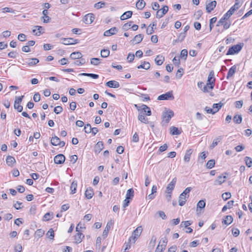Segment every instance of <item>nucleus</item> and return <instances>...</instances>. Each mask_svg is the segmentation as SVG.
<instances>
[{
  "label": "nucleus",
  "instance_id": "obj_56",
  "mask_svg": "<svg viewBox=\"0 0 252 252\" xmlns=\"http://www.w3.org/2000/svg\"><path fill=\"white\" fill-rule=\"evenodd\" d=\"M217 19L216 17H213L210 20V25H209L210 31H212V30L214 27L213 24L215 23L217 21Z\"/></svg>",
  "mask_w": 252,
  "mask_h": 252
},
{
  "label": "nucleus",
  "instance_id": "obj_33",
  "mask_svg": "<svg viewBox=\"0 0 252 252\" xmlns=\"http://www.w3.org/2000/svg\"><path fill=\"white\" fill-rule=\"evenodd\" d=\"M146 3L143 0H138L136 3V8L142 10L145 6Z\"/></svg>",
  "mask_w": 252,
  "mask_h": 252
},
{
  "label": "nucleus",
  "instance_id": "obj_8",
  "mask_svg": "<svg viewBox=\"0 0 252 252\" xmlns=\"http://www.w3.org/2000/svg\"><path fill=\"white\" fill-rule=\"evenodd\" d=\"M94 19V16L92 13L86 14L83 18V22L86 24H90L93 22Z\"/></svg>",
  "mask_w": 252,
  "mask_h": 252
},
{
  "label": "nucleus",
  "instance_id": "obj_28",
  "mask_svg": "<svg viewBox=\"0 0 252 252\" xmlns=\"http://www.w3.org/2000/svg\"><path fill=\"white\" fill-rule=\"evenodd\" d=\"M226 179V176H219L218 179L215 181V185H221L223 183Z\"/></svg>",
  "mask_w": 252,
  "mask_h": 252
},
{
  "label": "nucleus",
  "instance_id": "obj_29",
  "mask_svg": "<svg viewBox=\"0 0 252 252\" xmlns=\"http://www.w3.org/2000/svg\"><path fill=\"white\" fill-rule=\"evenodd\" d=\"M111 225H112L111 222H107L106 226V227L103 232V233H102V236L104 237V238H105L107 236L108 232L111 228Z\"/></svg>",
  "mask_w": 252,
  "mask_h": 252
},
{
  "label": "nucleus",
  "instance_id": "obj_60",
  "mask_svg": "<svg viewBox=\"0 0 252 252\" xmlns=\"http://www.w3.org/2000/svg\"><path fill=\"white\" fill-rule=\"evenodd\" d=\"M186 36V33L185 32H181L179 34V36H178V40L180 41V42L183 41L185 37Z\"/></svg>",
  "mask_w": 252,
  "mask_h": 252
},
{
  "label": "nucleus",
  "instance_id": "obj_24",
  "mask_svg": "<svg viewBox=\"0 0 252 252\" xmlns=\"http://www.w3.org/2000/svg\"><path fill=\"white\" fill-rule=\"evenodd\" d=\"M6 162L8 166H12L16 162L14 158L12 156H8L6 159Z\"/></svg>",
  "mask_w": 252,
  "mask_h": 252
},
{
  "label": "nucleus",
  "instance_id": "obj_45",
  "mask_svg": "<svg viewBox=\"0 0 252 252\" xmlns=\"http://www.w3.org/2000/svg\"><path fill=\"white\" fill-rule=\"evenodd\" d=\"M47 236L51 240H53L54 238V231L52 228H50L46 233Z\"/></svg>",
  "mask_w": 252,
  "mask_h": 252
},
{
  "label": "nucleus",
  "instance_id": "obj_59",
  "mask_svg": "<svg viewBox=\"0 0 252 252\" xmlns=\"http://www.w3.org/2000/svg\"><path fill=\"white\" fill-rule=\"evenodd\" d=\"M63 109L62 106H58L55 107L54 111L56 114H59L63 111Z\"/></svg>",
  "mask_w": 252,
  "mask_h": 252
},
{
  "label": "nucleus",
  "instance_id": "obj_41",
  "mask_svg": "<svg viewBox=\"0 0 252 252\" xmlns=\"http://www.w3.org/2000/svg\"><path fill=\"white\" fill-rule=\"evenodd\" d=\"M223 103L221 102L219 103H215L213 105V108L215 110V111H216V113L223 106Z\"/></svg>",
  "mask_w": 252,
  "mask_h": 252
},
{
  "label": "nucleus",
  "instance_id": "obj_9",
  "mask_svg": "<svg viewBox=\"0 0 252 252\" xmlns=\"http://www.w3.org/2000/svg\"><path fill=\"white\" fill-rule=\"evenodd\" d=\"M168 11V7L167 5H164L161 9L158 10L156 14L157 18H160L163 17Z\"/></svg>",
  "mask_w": 252,
  "mask_h": 252
},
{
  "label": "nucleus",
  "instance_id": "obj_50",
  "mask_svg": "<svg viewBox=\"0 0 252 252\" xmlns=\"http://www.w3.org/2000/svg\"><path fill=\"white\" fill-rule=\"evenodd\" d=\"M80 61H76L73 63V64L76 65H81L85 63L86 61L85 59L81 58Z\"/></svg>",
  "mask_w": 252,
  "mask_h": 252
},
{
  "label": "nucleus",
  "instance_id": "obj_5",
  "mask_svg": "<svg viewBox=\"0 0 252 252\" xmlns=\"http://www.w3.org/2000/svg\"><path fill=\"white\" fill-rule=\"evenodd\" d=\"M215 80L214 72L211 71L208 75L207 79V85L209 86V88L211 90L213 89L214 87Z\"/></svg>",
  "mask_w": 252,
  "mask_h": 252
},
{
  "label": "nucleus",
  "instance_id": "obj_58",
  "mask_svg": "<svg viewBox=\"0 0 252 252\" xmlns=\"http://www.w3.org/2000/svg\"><path fill=\"white\" fill-rule=\"evenodd\" d=\"M231 196V193L230 192H227L223 193L222 194V198L224 200H226L230 198Z\"/></svg>",
  "mask_w": 252,
  "mask_h": 252
},
{
  "label": "nucleus",
  "instance_id": "obj_36",
  "mask_svg": "<svg viewBox=\"0 0 252 252\" xmlns=\"http://www.w3.org/2000/svg\"><path fill=\"white\" fill-rule=\"evenodd\" d=\"M170 130V133L172 135H178L181 133V131L178 128L175 126H171Z\"/></svg>",
  "mask_w": 252,
  "mask_h": 252
},
{
  "label": "nucleus",
  "instance_id": "obj_49",
  "mask_svg": "<svg viewBox=\"0 0 252 252\" xmlns=\"http://www.w3.org/2000/svg\"><path fill=\"white\" fill-rule=\"evenodd\" d=\"M157 238L155 236H153L152 237L151 240L149 243V247L153 248L156 243Z\"/></svg>",
  "mask_w": 252,
  "mask_h": 252
},
{
  "label": "nucleus",
  "instance_id": "obj_26",
  "mask_svg": "<svg viewBox=\"0 0 252 252\" xmlns=\"http://www.w3.org/2000/svg\"><path fill=\"white\" fill-rule=\"evenodd\" d=\"M82 57V54L80 52H74L70 55V58L73 60L79 59Z\"/></svg>",
  "mask_w": 252,
  "mask_h": 252
},
{
  "label": "nucleus",
  "instance_id": "obj_48",
  "mask_svg": "<svg viewBox=\"0 0 252 252\" xmlns=\"http://www.w3.org/2000/svg\"><path fill=\"white\" fill-rule=\"evenodd\" d=\"M100 59L99 58H93L91 59V63L94 65H97L100 63Z\"/></svg>",
  "mask_w": 252,
  "mask_h": 252
},
{
  "label": "nucleus",
  "instance_id": "obj_42",
  "mask_svg": "<svg viewBox=\"0 0 252 252\" xmlns=\"http://www.w3.org/2000/svg\"><path fill=\"white\" fill-rule=\"evenodd\" d=\"M110 54V51L108 49H103L101 51L100 55L102 58H106L109 56Z\"/></svg>",
  "mask_w": 252,
  "mask_h": 252
},
{
  "label": "nucleus",
  "instance_id": "obj_34",
  "mask_svg": "<svg viewBox=\"0 0 252 252\" xmlns=\"http://www.w3.org/2000/svg\"><path fill=\"white\" fill-rule=\"evenodd\" d=\"M77 187V182L76 181H73L70 186V189L71 190V193L74 194L76 192V188Z\"/></svg>",
  "mask_w": 252,
  "mask_h": 252
},
{
  "label": "nucleus",
  "instance_id": "obj_43",
  "mask_svg": "<svg viewBox=\"0 0 252 252\" xmlns=\"http://www.w3.org/2000/svg\"><path fill=\"white\" fill-rule=\"evenodd\" d=\"M215 165V161L214 159H210L209 160L207 164H206V167L209 169H212L213 167H214Z\"/></svg>",
  "mask_w": 252,
  "mask_h": 252
},
{
  "label": "nucleus",
  "instance_id": "obj_46",
  "mask_svg": "<svg viewBox=\"0 0 252 252\" xmlns=\"http://www.w3.org/2000/svg\"><path fill=\"white\" fill-rule=\"evenodd\" d=\"M245 161L246 162V165L248 167H251L252 166V158L249 157H246L245 158Z\"/></svg>",
  "mask_w": 252,
  "mask_h": 252
},
{
  "label": "nucleus",
  "instance_id": "obj_2",
  "mask_svg": "<svg viewBox=\"0 0 252 252\" xmlns=\"http://www.w3.org/2000/svg\"><path fill=\"white\" fill-rule=\"evenodd\" d=\"M243 46V43H240L230 47L229 48L226 55H233L239 53L241 50Z\"/></svg>",
  "mask_w": 252,
  "mask_h": 252
},
{
  "label": "nucleus",
  "instance_id": "obj_7",
  "mask_svg": "<svg viewBox=\"0 0 252 252\" xmlns=\"http://www.w3.org/2000/svg\"><path fill=\"white\" fill-rule=\"evenodd\" d=\"M62 40V43L64 45H73L79 42V40L73 38H64Z\"/></svg>",
  "mask_w": 252,
  "mask_h": 252
},
{
  "label": "nucleus",
  "instance_id": "obj_27",
  "mask_svg": "<svg viewBox=\"0 0 252 252\" xmlns=\"http://www.w3.org/2000/svg\"><path fill=\"white\" fill-rule=\"evenodd\" d=\"M164 61V57L162 56L158 55L155 59L156 64L158 65H161Z\"/></svg>",
  "mask_w": 252,
  "mask_h": 252
},
{
  "label": "nucleus",
  "instance_id": "obj_20",
  "mask_svg": "<svg viewBox=\"0 0 252 252\" xmlns=\"http://www.w3.org/2000/svg\"><path fill=\"white\" fill-rule=\"evenodd\" d=\"M142 110L141 111H142V113L145 114L147 116H151V111L150 108L145 104H142L141 106Z\"/></svg>",
  "mask_w": 252,
  "mask_h": 252
},
{
  "label": "nucleus",
  "instance_id": "obj_64",
  "mask_svg": "<svg viewBox=\"0 0 252 252\" xmlns=\"http://www.w3.org/2000/svg\"><path fill=\"white\" fill-rule=\"evenodd\" d=\"M17 38H18V40H19L20 41H24L26 39V36L24 33H20L18 35V37Z\"/></svg>",
  "mask_w": 252,
  "mask_h": 252
},
{
  "label": "nucleus",
  "instance_id": "obj_44",
  "mask_svg": "<svg viewBox=\"0 0 252 252\" xmlns=\"http://www.w3.org/2000/svg\"><path fill=\"white\" fill-rule=\"evenodd\" d=\"M240 6V5L239 4V2H236L235 4L232 6L230 9L229 10L233 14L235 11H236L237 9H238Z\"/></svg>",
  "mask_w": 252,
  "mask_h": 252
},
{
  "label": "nucleus",
  "instance_id": "obj_30",
  "mask_svg": "<svg viewBox=\"0 0 252 252\" xmlns=\"http://www.w3.org/2000/svg\"><path fill=\"white\" fill-rule=\"evenodd\" d=\"M85 194L87 199H90L92 198L94 195V191L93 189H91V188L87 189L85 191Z\"/></svg>",
  "mask_w": 252,
  "mask_h": 252
},
{
  "label": "nucleus",
  "instance_id": "obj_47",
  "mask_svg": "<svg viewBox=\"0 0 252 252\" xmlns=\"http://www.w3.org/2000/svg\"><path fill=\"white\" fill-rule=\"evenodd\" d=\"M44 233V232L42 229H37L34 233V236L35 238H40L43 235Z\"/></svg>",
  "mask_w": 252,
  "mask_h": 252
},
{
  "label": "nucleus",
  "instance_id": "obj_63",
  "mask_svg": "<svg viewBox=\"0 0 252 252\" xmlns=\"http://www.w3.org/2000/svg\"><path fill=\"white\" fill-rule=\"evenodd\" d=\"M105 5V3L102 1H99L98 2L94 4V7L97 9H99L100 8H102L104 5Z\"/></svg>",
  "mask_w": 252,
  "mask_h": 252
},
{
  "label": "nucleus",
  "instance_id": "obj_61",
  "mask_svg": "<svg viewBox=\"0 0 252 252\" xmlns=\"http://www.w3.org/2000/svg\"><path fill=\"white\" fill-rule=\"evenodd\" d=\"M205 110L206 111L207 113L215 114L216 113V111H215V110L213 108H211L206 106L205 108Z\"/></svg>",
  "mask_w": 252,
  "mask_h": 252
},
{
  "label": "nucleus",
  "instance_id": "obj_4",
  "mask_svg": "<svg viewBox=\"0 0 252 252\" xmlns=\"http://www.w3.org/2000/svg\"><path fill=\"white\" fill-rule=\"evenodd\" d=\"M142 231V227H137L132 232V236L129 239V241H132L133 243H135L137 237L140 235Z\"/></svg>",
  "mask_w": 252,
  "mask_h": 252
},
{
  "label": "nucleus",
  "instance_id": "obj_23",
  "mask_svg": "<svg viewBox=\"0 0 252 252\" xmlns=\"http://www.w3.org/2000/svg\"><path fill=\"white\" fill-rule=\"evenodd\" d=\"M236 71V66L234 65L229 69L226 76L227 79H228L230 77H232L235 74Z\"/></svg>",
  "mask_w": 252,
  "mask_h": 252
},
{
  "label": "nucleus",
  "instance_id": "obj_19",
  "mask_svg": "<svg viewBox=\"0 0 252 252\" xmlns=\"http://www.w3.org/2000/svg\"><path fill=\"white\" fill-rule=\"evenodd\" d=\"M132 15V11H127L124 12L120 17V19L122 21L130 18Z\"/></svg>",
  "mask_w": 252,
  "mask_h": 252
},
{
  "label": "nucleus",
  "instance_id": "obj_13",
  "mask_svg": "<svg viewBox=\"0 0 252 252\" xmlns=\"http://www.w3.org/2000/svg\"><path fill=\"white\" fill-rule=\"evenodd\" d=\"M118 30L117 28L113 27L108 30L104 32L103 35H104V36H111L112 35L116 34L118 32Z\"/></svg>",
  "mask_w": 252,
  "mask_h": 252
},
{
  "label": "nucleus",
  "instance_id": "obj_54",
  "mask_svg": "<svg viewBox=\"0 0 252 252\" xmlns=\"http://www.w3.org/2000/svg\"><path fill=\"white\" fill-rule=\"evenodd\" d=\"M84 130L85 132L87 133H90L91 132L92 130V128L91 127V126L89 124H87L86 125L84 126Z\"/></svg>",
  "mask_w": 252,
  "mask_h": 252
},
{
  "label": "nucleus",
  "instance_id": "obj_15",
  "mask_svg": "<svg viewBox=\"0 0 252 252\" xmlns=\"http://www.w3.org/2000/svg\"><path fill=\"white\" fill-rule=\"evenodd\" d=\"M217 2L215 0L212 1L207 4L206 6V10L207 12H211L214 8L216 7Z\"/></svg>",
  "mask_w": 252,
  "mask_h": 252
},
{
  "label": "nucleus",
  "instance_id": "obj_11",
  "mask_svg": "<svg viewBox=\"0 0 252 252\" xmlns=\"http://www.w3.org/2000/svg\"><path fill=\"white\" fill-rule=\"evenodd\" d=\"M32 32L36 36H39L44 32V29L42 26H35L33 27Z\"/></svg>",
  "mask_w": 252,
  "mask_h": 252
},
{
  "label": "nucleus",
  "instance_id": "obj_51",
  "mask_svg": "<svg viewBox=\"0 0 252 252\" xmlns=\"http://www.w3.org/2000/svg\"><path fill=\"white\" fill-rule=\"evenodd\" d=\"M188 56V51L186 49H183L181 51L180 54V58L186 60Z\"/></svg>",
  "mask_w": 252,
  "mask_h": 252
},
{
  "label": "nucleus",
  "instance_id": "obj_55",
  "mask_svg": "<svg viewBox=\"0 0 252 252\" xmlns=\"http://www.w3.org/2000/svg\"><path fill=\"white\" fill-rule=\"evenodd\" d=\"M53 215V213L50 214V213H46L43 217V220L45 221H48L51 220L53 217L51 216Z\"/></svg>",
  "mask_w": 252,
  "mask_h": 252
},
{
  "label": "nucleus",
  "instance_id": "obj_22",
  "mask_svg": "<svg viewBox=\"0 0 252 252\" xmlns=\"http://www.w3.org/2000/svg\"><path fill=\"white\" fill-rule=\"evenodd\" d=\"M208 154V152H203L201 153L199 156L198 157V161L201 163H203Z\"/></svg>",
  "mask_w": 252,
  "mask_h": 252
},
{
  "label": "nucleus",
  "instance_id": "obj_32",
  "mask_svg": "<svg viewBox=\"0 0 252 252\" xmlns=\"http://www.w3.org/2000/svg\"><path fill=\"white\" fill-rule=\"evenodd\" d=\"M42 14L44 15L43 17H42V18L44 19L43 22L44 23H47L49 22L50 18L49 16H47V14H48V11L46 9H44L42 11Z\"/></svg>",
  "mask_w": 252,
  "mask_h": 252
},
{
  "label": "nucleus",
  "instance_id": "obj_10",
  "mask_svg": "<svg viewBox=\"0 0 252 252\" xmlns=\"http://www.w3.org/2000/svg\"><path fill=\"white\" fill-rule=\"evenodd\" d=\"M176 181V178H174L172 179L171 182L167 185L166 190V192L167 193H171L172 191L173 190L175 187Z\"/></svg>",
  "mask_w": 252,
  "mask_h": 252
},
{
  "label": "nucleus",
  "instance_id": "obj_18",
  "mask_svg": "<svg viewBox=\"0 0 252 252\" xmlns=\"http://www.w3.org/2000/svg\"><path fill=\"white\" fill-rule=\"evenodd\" d=\"M104 148L103 143H96L94 147V150L95 153H99Z\"/></svg>",
  "mask_w": 252,
  "mask_h": 252
},
{
  "label": "nucleus",
  "instance_id": "obj_62",
  "mask_svg": "<svg viewBox=\"0 0 252 252\" xmlns=\"http://www.w3.org/2000/svg\"><path fill=\"white\" fill-rule=\"evenodd\" d=\"M191 223L190 220L183 221L181 222V226L182 227L184 226L185 227L187 228L189 226Z\"/></svg>",
  "mask_w": 252,
  "mask_h": 252
},
{
  "label": "nucleus",
  "instance_id": "obj_16",
  "mask_svg": "<svg viewBox=\"0 0 252 252\" xmlns=\"http://www.w3.org/2000/svg\"><path fill=\"white\" fill-rule=\"evenodd\" d=\"M143 38V36L141 34H139L135 36L134 38L131 40L133 44H138L141 42Z\"/></svg>",
  "mask_w": 252,
  "mask_h": 252
},
{
  "label": "nucleus",
  "instance_id": "obj_37",
  "mask_svg": "<svg viewBox=\"0 0 252 252\" xmlns=\"http://www.w3.org/2000/svg\"><path fill=\"white\" fill-rule=\"evenodd\" d=\"M150 68V64L149 62H144L142 64L137 66L138 69L143 68L148 69Z\"/></svg>",
  "mask_w": 252,
  "mask_h": 252
},
{
  "label": "nucleus",
  "instance_id": "obj_12",
  "mask_svg": "<svg viewBox=\"0 0 252 252\" xmlns=\"http://www.w3.org/2000/svg\"><path fill=\"white\" fill-rule=\"evenodd\" d=\"M65 157L62 154H59L56 156L54 158V162L56 164L63 163L65 160Z\"/></svg>",
  "mask_w": 252,
  "mask_h": 252
},
{
  "label": "nucleus",
  "instance_id": "obj_53",
  "mask_svg": "<svg viewBox=\"0 0 252 252\" xmlns=\"http://www.w3.org/2000/svg\"><path fill=\"white\" fill-rule=\"evenodd\" d=\"M165 248V244H161L160 245H158L156 248L155 252H162L163 250Z\"/></svg>",
  "mask_w": 252,
  "mask_h": 252
},
{
  "label": "nucleus",
  "instance_id": "obj_35",
  "mask_svg": "<svg viewBox=\"0 0 252 252\" xmlns=\"http://www.w3.org/2000/svg\"><path fill=\"white\" fill-rule=\"evenodd\" d=\"M134 196V190L132 189H128L127 190L126 198L127 199H132Z\"/></svg>",
  "mask_w": 252,
  "mask_h": 252
},
{
  "label": "nucleus",
  "instance_id": "obj_40",
  "mask_svg": "<svg viewBox=\"0 0 252 252\" xmlns=\"http://www.w3.org/2000/svg\"><path fill=\"white\" fill-rule=\"evenodd\" d=\"M28 62L29 65H35L39 63V60L37 58L29 59Z\"/></svg>",
  "mask_w": 252,
  "mask_h": 252
},
{
  "label": "nucleus",
  "instance_id": "obj_17",
  "mask_svg": "<svg viewBox=\"0 0 252 252\" xmlns=\"http://www.w3.org/2000/svg\"><path fill=\"white\" fill-rule=\"evenodd\" d=\"M138 119V120H139L140 121L143 123L148 124L149 123L148 119L147 118H146V117L144 115V113H142V111H140L139 112Z\"/></svg>",
  "mask_w": 252,
  "mask_h": 252
},
{
  "label": "nucleus",
  "instance_id": "obj_25",
  "mask_svg": "<svg viewBox=\"0 0 252 252\" xmlns=\"http://www.w3.org/2000/svg\"><path fill=\"white\" fill-rule=\"evenodd\" d=\"M233 219L231 216H226L223 220L222 222L225 224L228 225L231 223L233 221Z\"/></svg>",
  "mask_w": 252,
  "mask_h": 252
},
{
  "label": "nucleus",
  "instance_id": "obj_1",
  "mask_svg": "<svg viewBox=\"0 0 252 252\" xmlns=\"http://www.w3.org/2000/svg\"><path fill=\"white\" fill-rule=\"evenodd\" d=\"M191 188L188 187L180 195L179 197V204L180 206H183L186 201V198L189 197V193L191 191Z\"/></svg>",
  "mask_w": 252,
  "mask_h": 252
},
{
  "label": "nucleus",
  "instance_id": "obj_21",
  "mask_svg": "<svg viewBox=\"0 0 252 252\" xmlns=\"http://www.w3.org/2000/svg\"><path fill=\"white\" fill-rule=\"evenodd\" d=\"M84 237V235L80 232H78L74 236L75 243L79 244L82 241V238Z\"/></svg>",
  "mask_w": 252,
  "mask_h": 252
},
{
  "label": "nucleus",
  "instance_id": "obj_3",
  "mask_svg": "<svg viewBox=\"0 0 252 252\" xmlns=\"http://www.w3.org/2000/svg\"><path fill=\"white\" fill-rule=\"evenodd\" d=\"M174 112L170 109L165 110L162 112L163 121H165L166 123H169V121L174 116Z\"/></svg>",
  "mask_w": 252,
  "mask_h": 252
},
{
  "label": "nucleus",
  "instance_id": "obj_52",
  "mask_svg": "<svg viewBox=\"0 0 252 252\" xmlns=\"http://www.w3.org/2000/svg\"><path fill=\"white\" fill-rule=\"evenodd\" d=\"M205 204H206V203H205V201H204L203 200H200L197 204V209L198 208H200V209L204 208L205 206Z\"/></svg>",
  "mask_w": 252,
  "mask_h": 252
},
{
  "label": "nucleus",
  "instance_id": "obj_39",
  "mask_svg": "<svg viewBox=\"0 0 252 252\" xmlns=\"http://www.w3.org/2000/svg\"><path fill=\"white\" fill-rule=\"evenodd\" d=\"M157 190V186L155 185H153L152 187V193H151V194H149L148 196V198L149 199L152 200V199H154V198L155 197V196L153 195V194L154 193L156 192Z\"/></svg>",
  "mask_w": 252,
  "mask_h": 252
},
{
  "label": "nucleus",
  "instance_id": "obj_38",
  "mask_svg": "<svg viewBox=\"0 0 252 252\" xmlns=\"http://www.w3.org/2000/svg\"><path fill=\"white\" fill-rule=\"evenodd\" d=\"M242 117L241 115H236L233 117V121L237 124H239L242 122Z\"/></svg>",
  "mask_w": 252,
  "mask_h": 252
},
{
  "label": "nucleus",
  "instance_id": "obj_6",
  "mask_svg": "<svg viewBox=\"0 0 252 252\" xmlns=\"http://www.w3.org/2000/svg\"><path fill=\"white\" fill-rule=\"evenodd\" d=\"M174 97L173 95V92L172 91H169L164 94H161L159 95L158 97V100H169V99H173Z\"/></svg>",
  "mask_w": 252,
  "mask_h": 252
},
{
  "label": "nucleus",
  "instance_id": "obj_31",
  "mask_svg": "<svg viewBox=\"0 0 252 252\" xmlns=\"http://www.w3.org/2000/svg\"><path fill=\"white\" fill-rule=\"evenodd\" d=\"M192 153V150L190 149L188 150L184 156V159L186 162H189L190 160V157Z\"/></svg>",
  "mask_w": 252,
  "mask_h": 252
},
{
  "label": "nucleus",
  "instance_id": "obj_57",
  "mask_svg": "<svg viewBox=\"0 0 252 252\" xmlns=\"http://www.w3.org/2000/svg\"><path fill=\"white\" fill-rule=\"evenodd\" d=\"M24 97V95H22L21 96H16L15 97V100L14 101V103L16 104H19L21 103L22 99L23 97Z\"/></svg>",
  "mask_w": 252,
  "mask_h": 252
},
{
  "label": "nucleus",
  "instance_id": "obj_14",
  "mask_svg": "<svg viewBox=\"0 0 252 252\" xmlns=\"http://www.w3.org/2000/svg\"><path fill=\"white\" fill-rule=\"evenodd\" d=\"M106 85L111 88H118L120 87L119 83L115 80H111L106 83Z\"/></svg>",
  "mask_w": 252,
  "mask_h": 252
}]
</instances>
